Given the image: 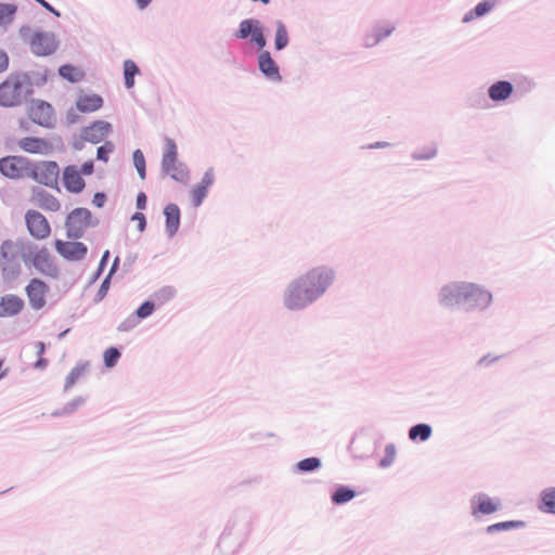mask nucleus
<instances>
[{
	"label": "nucleus",
	"instance_id": "obj_19",
	"mask_svg": "<svg viewBox=\"0 0 555 555\" xmlns=\"http://www.w3.org/2000/svg\"><path fill=\"white\" fill-rule=\"evenodd\" d=\"M63 180L65 188L69 192L79 193L85 188V181L80 176V172L74 166H68L65 168Z\"/></svg>",
	"mask_w": 555,
	"mask_h": 555
},
{
	"label": "nucleus",
	"instance_id": "obj_6",
	"mask_svg": "<svg viewBox=\"0 0 555 555\" xmlns=\"http://www.w3.org/2000/svg\"><path fill=\"white\" fill-rule=\"evenodd\" d=\"M30 51L37 56H49L59 48V40L51 31H35L28 38Z\"/></svg>",
	"mask_w": 555,
	"mask_h": 555
},
{
	"label": "nucleus",
	"instance_id": "obj_35",
	"mask_svg": "<svg viewBox=\"0 0 555 555\" xmlns=\"http://www.w3.org/2000/svg\"><path fill=\"white\" fill-rule=\"evenodd\" d=\"M522 525H524L522 521H514V520L502 521V522H498V524L488 526L487 532L493 533L495 531H501V530H511V529L518 528Z\"/></svg>",
	"mask_w": 555,
	"mask_h": 555
},
{
	"label": "nucleus",
	"instance_id": "obj_59",
	"mask_svg": "<svg viewBox=\"0 0 555 555\" xmlns=\"http://www.w3.org/2000/svg\"><path fill=\"white\" fill-rule=\"evenodd\" d=\"M2 367V361H0V369ZM2 377V374H0V378Z\"/></svg>",
	"mask_w": 555,
	"mask_h": 555
},
{
	"label": "nucleus",
	"instance_id": "obj_53",
	"mask_svg": "<svg viewBox=\"0 0 555 555\" xmlns=\"http://www.w3.org/2000/svg\"><path fill=\"white\" fill-rule=\"evenodd\" d=\"M389 144L386 143V142H376L375 144H371L370 147L371 149H377V147H385V146H388Z\"/></svg>",
	"mask_w": 555,
	"mask_h": 555
},
{
	"label": "nucleus",
	"instance_id": "obj_20",
	"mask_svg": "<svg viewBox=\"0 0 555 555\" xmlns=\"http://www.w3.org/2000/svg\"><path fill=\"white\" fill-rule=\"evenodd\" d=\"M26 245L23 241H4L0 248L1 258L11 262L15 261L20 255H25Z\"/></svg>",
	"mask_w": 555,
	"mask_h": 555
},
{
	"label": "nucleus",
	"instance_id": "obj_54",
	"mask_svg": "<svg viewBox=\"0 0 555 555\" xmlns=\"http://www.w3.org/2000/svg\"><path fill=\"white\" fill-rule=\"evenodd\" d=\"M152 0H137L140 8H145Z\"/></svg>",
	"mask_w": 555,
	"mask_h": 555
},
{
	"label": "nucleus",
	"instance_id": "obj_45",
	"mask_svg": "<svg viewBox=\"0 0 555 555\" xmlns=\"http://www.w3.org/2000/svg\"><path fill=\"white\" fill-rule=\"evenodd\" d=\"M113 147L111 144L102 145L98 149V158L104 162H107L108 154L112 152Z\"/></svg>",
	"mask_w": 555,
	"mask_h": 555
},
{
	"label": "nucleus",
	"instance_id": "obj_48",
	"mask_svg": "<svg viewBox=\"0 0 555 555\" xmlns=\"http://www.w3.org/2000/svg\"><path fill=\"white\" fill-rule=\"evenodd\" d=\"M146 195L144 193H139L137 196V207L139 209H144L146 207Z\"/></svg>",
	"mask_w": 555,
	"mask_h": 555
},
{
	"label": "nucleus",
	"instance_id": "obj_43",
	"mask_svg": "<svg viewBox=\"0 0 555 555\" xmlns=\"http://www.w3.org/2000/svg\"><path fill=\"white\" fill-rule=\"evenodd\" d=\"M109 128H111L109 124H107L105 121H96L91 126L90 130L99 131L101 133V135H104L105 133H107L109 131Z\"/></svg>",
	"mask_w": 555,
	"mask_h": 555
},
{
	"label": "nucleus",
	"instance_id": "obj_58",
	"mask_svg": "<svg viewBox=\"0 0 555 555\" xmlns=\"http://www.w3.org/2000/svg\"><path fill=\"white\" fill-rule=\"evenodd\" d=\"M108 257V251L106 250L103 255L102 261H105Z\"/></svg>",
	"mask_w": 555,
	"mask_h": 555
},
{
	"label": "nucleus",
	"instance_id": "obj_26",
	"mask_svg": "<svg viewBox=\"0 0 555 555\" xmlns=\"http://www.w3.org/2000/svg\"><path fill=\"white\" fill-rule=\"evenodd\" d=\"M59 74L61 77L70 82L80 81L85 77L83 70L70 64L62 65L59 68Z\"/></svg>",
	"mask_w": 555,
	"mask_h": 555
},
{
	"label": "nucleus",
	"instance_id": "obj_24",
	"mask_svg": "<svg viewBox=\"0 0 555 555\" xmlns=\"http://www.w3.org/2000/svg\"><path fill=\"white\" fill-rule=\"evenodd\" d=\"M166 229L169 235H173L180 225V209L176 204H169L165 207Z\"/></svg>",
	"mask_w": 555,
	"mask_h": 555
},
{
	"label": "nucleus",
	"instance_id": "obj_47",
	"mask_svg": "<svg viewBox=\"0 0 555 555\" xmlns=\"http://www.w3.org/2000/svg\"><path fill=\"white\" fill-rule=\"evenodd\" d=\"M9 59L7 53L0 51V73L4 72L8 68Z\"/></svg>",
	"mask_w": 555,
	"mask_h": 555
},
{
	"label": "nucleus",
	"instance_id": "obj_3",
	"mask_svg": "<svg viewBox=\"0 0 555 555\" xmlns=\"http://www.w3.org/2000/svg\"><path fill=\"white\" fill-rule=\"evenodd\" d=\"M162 167L167 175L178 182H186L189 179L186 166L178 162L177 145L172 139L165 140V153Z\"/></svg>",
	"mask_w": 555,
	"mask_h": 555
},
{
	"label": "nucleus",
	"instance_id": "obj_32",
	"mask_svg": "<svg viewBox=\"0 0 555 555\" xmlns=\"http://www.w3.org/2000/svg\"><path fill=\"white\" fill-rule=\"evenodd\" d=\"M542 509L555 514V488L542 492Z\"/></svg>",
	"mask_w": 555,
	"mask_h": 555
},
{
	"label": "nucleus",
	"instance_id": "obj_22",
	"mask_svg": "<svg viewBox=\"0 0 555 555\" xmlns=\"http://www.w3.org/2000/svg\"><path fill=\"white\" fill-rule=\"evenodd\" d=\"M259 69L270 79L280 80V73L276 63L268 51H263L258 57Z\"/></svg>",
	"mask_w": 555,
	"mask_h": 555
},
{
	"label": "nucleus",
	"instance_id": "obj_4",
	"mask_svg": "<svg viewBox=\"0 0 555 555\" xmlns=\"http://www.w3.org/2000/svg\"><path fill=\"white\" fill-rule=\"evenodd\" d=\"M60 176V166L53 160H42L34 163L30 160V170L28 178L46 186H54Z\"/></svg>",
	"mask_w": 555,
	"mask_h": 555
},
{
	"label": "nucleus",
	"instance_id": "obj_7",
	"mask_svg": "<svg viewBox=\"0 0 555 555\" xmlns=\"http://www.w3.org/2000/svg\"><path fill=\"white\" fill-rule=\"evenodd\" d=\"M28 255H23L25 262L29 261L41 273L54 276L57 273V268L53 263L51 255L46 247L38 248L37 246H28Z\"/></svg>",
	"mask_w": 555,
	"mask_h": 555
},
{
	"label": "nucleus",
	"instance_id": "obj_36",
	"mask_svg": "<svg viewBox=\"0 0 555 555\" xmlns=\"http://www.w3.org/2000/svg\"><path fill=\"white\" fill-rule=\"evenodd\" d=\"M86 370L87 365L85 364L75 366L66 377L65 387H73L76 384V382L85 374Z\"/></svg>",
	"mask_w": 555,
	"mask_h": 555
},
{
	"label": "nucleus",
	"instance_id": "obj_8",
	"mask_svg": "<svg viewBox=\"0 0 555 555\" xmlns=\"http://www.w3.org/2000/svg\"><path fill=\"white\" fill-rule=\"evenodd\" d=\"M29 118L37 125L50 128L54 125L55 116L52 106L42 100H31L27 107Z\"/></svg>",
	"mask_w": 555,
	"mask_h": 555
},
{
	"label": "nucleus",
	"instance_id": "obj_27",
	"mask_svg": "<svg viewBox=\"0 0 555 555\" xmlns=\"http://www.w3.org/2000/svg\"><path fill=\"white\" fill-rule=\"evenodd\" d=\"M496 0H485L476 5V8L469 11L463 18L464 22H469L475 17H480L487 14L495 4Z\"/></svg>",
	"mask_w": 555,
	"mask_h": 555
},
{
	"label": "nucleus",
	"instance_id": "obj_33",
	"mask_svg": "<svg viewBox=\"0 0 555 555\" xmlns=\"http://www.w3.org/2000/svg\"><path fill=\"white\" fill-rule=\"evenodd\" d=\"M275 48L278 50L284 49L288 43V35L287 30L282 22L276 23V33H275Z\"/></svg>",
	"mask_w": 555,
	"mask_h": 555
},
{
	"label": "nucleus",
	"instance_id": "obj_50",
	"mask_svg": "<svg viewBox=\"0 0 555 555\" xmlns=\"http://www.w3.org/2000/svg\"><path fill=\"white\" fill-rule=\"evenodd\" d=\"M81 171H82L83 175H91L92 171H93V164H92V162L85 163L82 168H81Z\"/></svg>",
	"mask_w": 555,
	"mask_h": 555
},
{
	"label": "nucleus",
	"instance_id": "obj_39",
	"mask_svg": "<svg viewBox=\"0 0 555 555\" xmlns=\"http://www.w3.org/2000/svg\"><path fill=\"white\" fill-rule=\"evenodd\" d=\"M120 357V352L117 348L111 347L104 352V363L107 367H113Z\"/></svg>",
	"mask_w": 555,
	"mask_h": 555
},
{
	"label": "nucleus",
	"instance_id": "obj_51",
	"mask_svg": "<svg viewBox=\"0 0 555 555\" xmlns=\"http://www.w3.org/2000/svg\"><path fill=\"white\" fill-rule=\"evenodd\" d=\"M105 201V195L104 194H101V193H96L94 198H93V203L98 206V207H101L103 205Z\"/></svg>",
	"mask_w": 555,
	"mask_h": 555
},
{
	"label": "nucleus",
	"instance_id": "obj_34",
	"mask_svg": "<svg viewBox=\"0 0 555 555\" xmlns=\"http://www.w3.org/2000/svg\"><path fill=\"white\" fill-rule=\"evenodd\" d=\"M258 25L259 22L256 20H244L240 24V29L236 36L241 39H245L253 34L255 27H257Z\"/></svg>",
	"mask_w": 555,
	"mask_h": 555
},
{
	"label": "nucleus",
	"instance_id": "obj_41",
	"mask_svg": "<svg viewBox=\"0 0 555 555\" xmlns=\"http://www.w3.org/2000/svg\"><path fill=\"white\" fill-rule=\"evenodd\" d=\"M154 308H155V305L152 301H145L137 310L138 318H140V319L147 318L149 315H151L153 313Z\"/></svg>",
	"mask_w": 555,
	"mask_h": 555
},
{
	"label": "nucleus",
	"instance_id": "obj_23",
	"mask_svg": "<svg viewBox=\"0 0 555 555\" xmlns=\"http://www.w3.org/2000/svg\"><path fill=\"white\" fill-rule=\"evenodd\" d=\"M307 295H309V293H307V289L302 285H300V283L298 281H295L288 287V289L285 294L284 304L291 310L301 309L305 306H292L291 305V302H289L291 297H293L295 301L299 302V301H302Z\"/></svg>",
	"mask_w": 555,
	"mask_h": 555
},
{
	"label": "nucleus",
	"instance_id": "obj_1",
	"mask_svg": "<svg viewBox=\"0 0 555 555\" xmlns=\"http://www.w3.org/2000/svg\"><path fill=\"white\" fill-rule=\"evenodd\" d=\"M492 301L489 292L472 283L446 286L441 292V302L447 306L467 304L470 308H487Z\"/></svg>",
	"mask_w": 555,
	"mask_h": 555
},
{
	"label": "nucleus",
	"instance_id": "obj_28",
	"mask_svg": "<svg viewBox=\"0 0 555 555\" xmlns=\"http://www.w3.org/2000/svg\"><path fill=\"white\" fill-rule=\"evenodd\" d=\"M139 74V67L132 60L124 62L125 85L128 89L134 86V77Z\"/></svg>",
	"mask_w": 555,
	"mask_h": 555
},
{
	"label": "nucleus",
	"instance_id": "obj_49",
	"mask_svg": "<svg viewBox=\"0 0 555 555\" xmlns=\"http://www.w3.org/2000/svg\"><path fill=\"white\" fill-rule=\"evenodd\" d=\"M39 4H41L46 10L54 13L55 15H60L57 11L54 10L53 7H51L46 0H36Z\"/></svg>",
	"mask_w": 555,
	"mask_h": 555
},
{
	"label": "nucleus",
	"instance_id": "obj_46",
	"mask_svg": "<svg viewBox=\"0 0 555 555\" xmlns=\"http://www.w3.org/2000/svg\"><path fill=\"white\" fill-rule=\"evenodd\" d=\"M132 220L137 222L138 230L143 232L146 225L145 217L142 212H135L132 217Z\"/></svg>",
	"mask_w": 555,
	"mask_h": 555
},
{
	"label": "nucleus",
	"instance_id": "obj_9",
	"mask_svg": "<svg viewBox=\"0 0 555 555\" xmlns=\"http://www.w3.org/2000/svg\"><path fill=\"white\" fill-rule=\"evenodd\" d=\"M91 225V212L86 208H76L67 217V236L79 238L87 228Z\"/></svg>",
	"mask_w": 555,
	"mask_h": 555
},
{
	"label": "nucleus",
	"instance_id": "obj_10",
	"mask_svg": "<svg viewBox=\"0 0 555 555\" xmlns=\"http://www.w3.org/2000/svg\"><path fill=\"white\" fill-rule=\"evenodd\" d=\"M23 83L17 76H10L0 85V105L11 107L21 102Z\"/></svg>",
	"mask_w": 555,
	"mask_h": 555
},
{
	"label": "nucleus",
	"instance_id": "obj_29",
	"mask_svg": "<svg viewBox=\"0 0 555 555\" xmlns=\"http://www.w3.org/2000/svg\"><path fill=\"white\" fill-rule=\"evenodd\" d=\"M17 7L12 3H0V25H9L13 22Z\"/></svg>",
	"mask_w": 555,
	"mask_h": 555
},
{
	"label": "nucleus",
	"instance_id": "obj_57",
	"mask_svg": "<svg viewBox=\"0 0 555 555\" xmlns=\"http://www.w3.org/2000/svg\"><path fill=\"white\" fill-rule=\"evenodd\" d=\"M28 31H29V28H28V27H23V28H21V34H22V35H25V34H26V33H28Z\"/></svg>",
	"mask_w": 555,
	"mask_h": 555
},
{
	"label": "nucleus",
	"instance_id": "obj_21",
	"mask_svg": "<svg viewBox=\"0 0 555 555\" xmlns=\"http://www.w3.org/2000/svg\"><path fill=\"white\" fill-rule=\"evenodd\" d=\"M103 99L99 94L82 93L77 98L76 107L81 113H92L101 108Z\"/></svg>",
	"mask_w": 555,
	"mask_h": 555
},
{
	"label": "nucleus",
	"instance_id": "obj_44",
	"mask_svg": "<svg viewBox=\"0 0 555 555\" xmlns=\"http://www.w3.org/2000/svg\"><path fill=\"white\" fill-rule=\"evenodd\" d=\"M175 295V291L170 287H167V288H163L160 289L157 294H156V297L157 299L160 300V302H164L166 300H169L173 297Z\"/></svg>",
	"mask_w": 555,
	"mask_h": 555
},
{
	"label": "nucleus",
	"instance_id": "obj_14",
	"mask_svg": "<svg viewBox=\"0 0 555 555\" xmlns=\"http://www.w3.org/2000/svg\"><path fill=\"white\" fill-rule=\"evenodd\" d=\"M56 251L67 260L78 261L87 255V246L81 242H64L61 240L55 241Z\"/></svg>",
	"mask_w": 555,
	"mask_h": 555
},
{
	"label": "nucleus",
	"instance_id": "obj_11",
	"mask_svg": "<svg viewBox=\"0 0 555 555\" xmlns=\"http://www.w3.org/2000/svg\"><path fill=\"white\" fill-rule=\"evenodd\" d=\"M25 223L29 234L36 240H44L51 234L49 221L37 210L29 209L26 211Z\"/></svg>",
	"mask_w": 555,
	"mask_h": 555
},
{
	"label": "nucleus",
	"instance_id": "obj_37",
	"mask_svg": "<svg viewBox=\"0 0 555 555\" xmlns=\"http://www.w3.org/2000/svg\"><path fill=\"white\" fill-rule=\"evenodd\" d=\"M133 163L138 170V173L141 179H145L146 170H145V158L143 153L140 150L134 151L133 153Z\"/></svg>",
	"mask_w": 555,
	"mask_h": 555
},
{
	"label": "nucleus",
	"instance_id": "obj_52",
	"mask_svg": "<svg viewBox=\"0 0 555 555\" xmlns=\"http://www.w3.org/2000/svg\"><path fill=\"white\" fill-rule=\"evenodd\" d=\"M108 285H109V282H108V278L105 279L101 285V288H100V295L101 297H103L108 288Z\"/></svg>",
	"mask_w": 555,
	"mask_h": 555
},
{
	"label": "nucleus",
	"instance_id": "obj_40",
	"mask_svg": "<svg viewBox=\"0 0 555 555\" xmlns=\"http://www.w3.org/2000/svg\"><path fill=\"white\" fill-rule=\"evenodd\" d=\"M395 457H396V448L392 444H388L385 448V456L380 460V466L388 467L389 465L392 464Z\"/></svg>",
	"mask_w": 555,
	"mask_h": 555
},
{
	"label": "nucleus",
	"instance_id": "obj_13",
	"mask_svg": "<svg viewBox=\"0 0 555 555\" xmlns=\"http://www.w3.org/2000/svg\"><path fill=\"white\" fill-rule=\"evenodd\" d=\"M215 169L210 167L204 172L201 181L190 190V199L194 207H198L203 204L209 188L215 183Z\"/></svg>",
	"mask_w": 555,
	"mask_h": 555
},
{
	"label": "nucleus",
	"instance_id": "obj_18",
	"mask_svg": "<svg viewBox=\"0 0 555 555\" xmlns=\"http://www.w3.org/2000/svg\"><path fill=\"white\" fill-rule=\"evenodd\" d=\"M24 308V301L21 297L10 294L0 300V317H12L20 313Z\"/></svg>",
	"mask_w": 555,
	"mask_h": 555
},
{
	"label": "nucleus",
	"instance_id": "obj_56",
	"mask_svg": "<svg viewBox=\"0 0 555 555\" xmlns=\"http://www.w3.org/2000/svg\"><path fill=\"white\" fill-rule=\"evenodd\" d=\"M46 365H47V361L44 359H40L36 363L37 367H44Z\"/></svg>",
	"mask_w": 555,
	"mask_h": 555
},
{
	"label": "nucleus",
	"instance_id": "obj_2",
	"mask_svg": "<svg viewBox=\"0 0 555 555\" xmlns=\"http://www.w3.org/2000/svg\"><path fill=\"white\" fill-rule=\"evenodd\" d=\"M334 275L331 270L326 268H317L309 271L306 275L299 278L297 281L302 285L309 295L302 301H295L291 297L292 306H307L315 298L322 295L328 285L333 282Z\"/></svg>",
	"mask_w": 555,
	"mask_h": 555
},
{
	"label": "nucleus",
	"instance_id": "obj_16",
	"mask_svg": "<svg viewBox=\"0 0 555 555\" xmlns=\"http://www.w3.org/2000/svg\"><path fill=\"white\" fill-rule=\"evenodd\" d=\"M18 146L27 153L47 155L52 152V145L47 140L26 137L18 141Z\"/></svg>",
	"mask_w": 555,
	"mask_h": 555
},
{
	"label": "nucleus",
	"instance_id": "obj_42",
	"mask_svg": "<svg viewBox=\"0 0 555 555\" xmlns=\"http://www.w3.org/2000/svg\"><path fill=\"white\" fill-rule=\"evenodd\" d=\"M251 40L261 49L266 46V38L262 34L261 28L259 26L255 27L251 34Z\"/></svg>",
	"mask_w": 555,
	"mask_h": 555
},
{
	"label": "nucleus",
	"instance_id": "obj_15",
	"mask_svg": "<svg viewBox=\"0 0 555 555\" xmlns=\"http://www.w3.org/2000/svg\"><path fill=\"white\" fill-rule=\"evenodd\" d=\"M31 202L41 209L48 211H59L61 209V203L59 199L40 188H33Z\"/></svg>",
	"mask_w": 555,
	"mask_h": 555
},
{
	"label": "nucleus",
	"instance_id": "obj_30",
	"mask_svg": "<svg viewBox=\"0 0 555 555\" xmlns=\"http://www.w3.org/2000/svg\"><path fill=\"white\" fill-rule=\"evenodd\" d=\"M431 435V428L427 424H418L413 426L409 431V438L416 440L420 438L422 441L427 440Z\"/></svg>",
	"mask_w": 555,
	"mask_h": 555
},
{
	"label": "nucleus",
	"instance_id": "obj_55",
	"mask_svg": "<svg viewBox=\"0 0 555 555\" xmlns=\"http://www.w3.org/2000/svg\"><path fill=\"white\" fill-rule=\"evenodd\" d=\"M37 348H38V353H39V354H42V353H43V351H44V344H43L42 341H39V343L37 344Z\"/></svg>",
	"mask_w": 555,
	"mask_h": 555
},
{
	"label": "nucleus",
	"instance_id": "obj_31",
	"mask_svg": "<svg viewBox=\"0 0 555 555\" xmlns=\"http://www.w3.org/2000/svg\"><path fill=\"white\" fill-rule=\"evenodd\" d=\"M356 496V493L353 490L347 488V487H339L332 495V501L335 504H344L346 502H349Z\"/></svg>",
	"mask_w": 555,
	"mask_h": 555
},
{
	"label": "nucleus",
	"instance_id": "obj_5",
	"mask_svg": "<svg viewBox=\"0 0 555 555\" xmlns=\"http://www.w3.org/2000/svg\"><path fill=\"white\" fill-rule=\"evenodd\" d=\"M30 159L24 156H5L0 158V172L12 180L28 178Z\"/></svg>",
	"mask_w": 555,
	"mask_h": 555
},
{
	"label": "nucleus",
	"instance_id": "obj_17",
	"mask_svg": "<svg viewBox=\"0 0 555 555\" xmlns=\"http://www.w3.org/2000/svg\"><path fill=\"white\" fill-rule=\"evenodd\" d=\"M500 501L489 498L486 494H479L472 500V513L474 516L478 514H492L498 511Z\"/></svg>",
	"mask_w": 555,
	"mask_h": 555
},
{
	"label": "nucleus",
	"instance_id": "obj_38",
	"mask_svg": "<svg viewBox=\"0 0 555 555\" xmlns=\"http://www.w3.org/2000/svg\"><path fill=\"white\" fill-rule=\"evenodd\" d=\"M321 466V462L317 457L305 459L297 464V468L301 472H311Z\"/></svg>",
	"mask_w": 555,
	"mask_h": 555
},
{
	"label": "nucleus",
	"instance_id": "obj_25",
	"mask_svg": "<svg viewBox=\"0 0 555 555\" xmlns=\"http://www.w3.org/2000/svg\"><path fill=\"white\" fill-rule=\"evenodd\" d=\"M513 92V86L508 81H498L489 88V96L493 101L506 100Z\"/></svg>",
	"mask_w": 555,
	"mask_h": 555
},
{
	"label": "nucleus",
	"instance_id": "obj_12",
	"mask_svg": "<svg viewBox=\"0 0 555 555\" xmlns=\"http://www.w3.org/2000/svg\"><path fill=\"white\" fill-rule=\"evenodd\" d=\"M50 288L47 283L40 279H31L25 288L30 307L35 310L43 309Z\"/></svg>",
	"mask_w": 555,
	"mask_h": 555
}]
</instances>
